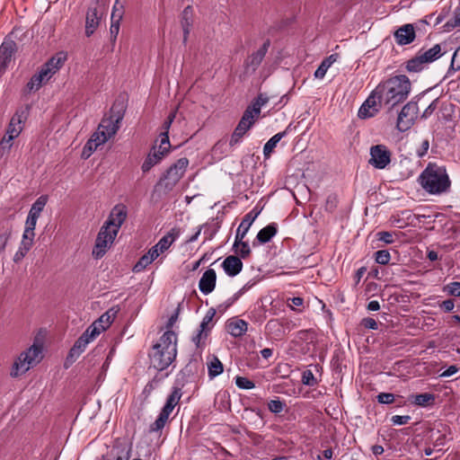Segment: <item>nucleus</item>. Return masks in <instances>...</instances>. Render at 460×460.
I'll return each instance as SVG.
<instances>
[{
	"instance_id": "obj_7",
	"label": "nucleus",
	"mask_w": 460,
	"mask_h": 460,
	"mask_svg": "<svg viewBox=\"0 0 460 460\" xmlns=\"http://www.w3.org/2000/svg\"><path fill=\"white\" fill-rule=\"evenodd\" d=\"M108 0H95V6L88 8L85 17V34L90 37L100 25Z\"/></svg>"
},
{
	"instance_id": "obj_55",
	"label": "nucleus",
	"mask_w": 460,
	"mask_h": 460,
	"mask_svg": "<svg viewBox=\"0 0 460 460\" xmlns=\"http://www.w3.org/2000/svg\"><path fill=\"white\" fill-rule=\"evenodd\" d=\"M410 420H411V416H409V415H403V416L394 415L391 418V421L394 425H404V424H407Z\"/></svg>"
},
{
	"instance_id": "obj_60",
	"label": "nucleus",
	"mask_w": 460,
	"mask_h": 460,
	"mask_svg": "<svg viewBox=\"0 0 460 460\" xmlns=\"http://www.w3.org/2000/svg\"><path fill=\"white\" fill-rule=\"evenodd\" d=\"M376 235L378 236V240L385 243H394V236H393V234L390 233V232H378L376 234Z\"/></svg>"
},
{
	"instance_id": "obj_44",
	"label": "nucleus",
	"mask_w": 460,
	"mask_h": 460,
	"mask_svg": "<svg viewBox=\"0 0 460 460\" xmlns=\"http://www.w3.org/2000/svg\"><path fill=\"white\" fill-rule=\"evenodd\" d=\"M235 385L240 389H245V390L252 389L255 386V385L252 381H251L248 378L243 377V376H236L235 377Z\"/></svg>"
},
{
	"instance_id": "obj_10",
	"label": "nucleus",
	"mask_w": 460,
	"mask_h": 460,
	"mask_svg": "<svg viewBox=\"0 0 460 460\" xmlns=\"http://www.w3.org/2000/svg\"><path fill=\"white\" fill-rule=\"evenodd\" d=\"M383 99L376 87L358 110L360 119L374 117L380 110Z\"/></svg>"
},
{
	"instance_id": "obj_26",
	"label": "nucleus",
	"mask_w": 460,
	"mask_h": 460,
	"mask_svg": "<svg viewBox=\"0 0 460 460\" xmlns=\"http://www.w3.org/2000/svg\"><path fill=\"white\" fill-rule=\"evenodd\" d=\"M418 54L427 64L434 62L443 55L441 46L439 44H435L432 48L426 50L420 49Z\"/></svg>"
},
{
	"instance_id": "obj_35",
	"label": "nucleus",
	"mask_w": 460,
	"mask_h": 460,
	"mask_svg": "<svg viewBox=\"0 0 460 460\" xmlns=\"http://www.w3.org/2000/svg\"><path fill=\"white\" fill-rule=\"evenodd\" d=\"M427 63L424 62L423 58L417 53V55L407 62L406 68L409 72H420L421 71Z\"/></svg>"
},
{
	"instance_id": "obj_3",
	"label": "nucleus",
	"mask_w": 460,
	"mask_h": 460,
	"mask_svg": "<svg viewBox=\"0 0 460 460\" xmlns=\"http://www.w3.org/2000/svg\"><path fill=\"white\" fill-rule=\"evenodd\" d=\"M421 187L430 194H440L450 187L445 167L429 164L419 178Z\"/></svg>"
},
{
	"instance_id": "obj_17",
	"label": "nucleus",
	"mask_w": 460,
	"mask_h": 460,
	"mask_svg": "<svg viewBox=\"0 0 460 460\" xmlns=\"http://www.w3.org/2000/svg\"><path fill=\"white\" fill-rule=\"evenodd\" d=\"M121 119V115H111L103 118L98 128L111 138L117 133Z\"/></svg>"
},
{
	"instance_id": "obj_24",
	"label": "nucleus",
	"mask_w": 460,
	"mask_h": 460,
	"mask_svg": "<svg viewBox=\"0 0 460 460\" xmlns=\"http://www.w3.org/2000/svg\"><path fill=\"white\" fill-rule=\"evenodd\" d=\"M90 342V340L82 334L71 348L67 356V360L72 362L75 361V358H77L84 351Z\"/></svg>"
},
{
	"instance_id": "obj_57",
	"label": "nucleus",
	"mask_w": 460,
	"mask_h": 460,
	"mask_svg": "<svg viewBox=\"0 0 460 460\" xmlns=\"http://www.w3.org/2000/svg\"><path fill=\"white\" fill-rule=\"evenodd\" d=\"M329 67L330 66H328L327 63H324L323 60L318 68L314 72V77L318 79H323Z\"/></svg>"
},
{
	"instance_id": "obj_48",
	"label": "nucleus",
	"mask_w": 460,
	"mask_h": 460,
	"mask_svg": "<svg viewBox=\"0 0 460 460\" xmlns=\"http://www.w3.org/2000/svg\"><path fill=\"white\" fill-rule=\"evenodd\" d=\"M37 219H34L27 216L23 234L35 235L34 230L37 225Z\"/></svg>"
},
{
	"instance_id": "obj_59",
	"label": "nucleus",
	"mask_w": 460,
	"mask_h": 460,
	"mask_svg": "<svg viewBox=\"0 0 460 460\" xmlns=\"http://www.w3.org/2000/svg\"><path fill=\"white\" fill-rule=\"evenodd\" d=\"M361 325L370 330H376L378 328L376 321L370 317L363 318Z\"/></svg>"
},
{
	"instance_id": "obj_6",
	"label": "nucleus",
	"mask_w": 460,
	"mask_h": 460,
	"mask_svg": "<svg viewBox=\"0 0 460 460\" xmlns=\"http://www.w3.org/2000/svg\"><path fill=\"white\" fill-rule=\"evenodd\" d=\"M181 394L179 389H174L172 393L168 396L164 406L159 413L157 419L154 423L150 425V432H157L164 429L166 422L168 421L169 416L172 412L175 406L179 403Z\"/></svg>"
},
{
	"instance_id": "obj_45",
	"label": "nucleus",
	"mask_w": 460,
	"mask_h": 460,
	"mask_svg": "<svg viewBox=\"0 0 460 460\" xmlns=\"http://www.w3.org/2000/svg\"><path fill=\"white\" fill-rule=\"evenodd\" d=\"M460 70V47L454 52L448 74Z\"/></svg>"
},
{
	"instance_id": "obj_8",
	"label": "nucleus",
	"mask_w": 460,
	"mask_h": 460,
	"mask_svg": "<svg viewBox=\"0 0 460 460\" xmlns=\"http://www.w3.org/2000/svg\"><path fill=\"white\" fill-rule=\"evenodd\" d=\"M117 234V231L103 225L98 233L93 255L97 259L102 258L112 244Z\"/></svg>"
},
{
	"instance_id": "obj_58",
	"label": "nucleus",
	"mask_w": 460,
	"mask_h": 460,
	"mask_svg": "<svg viewBox=\"0 0 460 460\" xmlns=\"http://www.w3.org/2000/svg\"><path fill=\"white\" fill-rule=\"evenodd\" d=\"M120 28V22L111 21V27H110V32L112 38V40L115 41Z\"/></svg>"
},
{
	"instance_id": "obj_64",
	"label": "nucleus",
	"mask_w": 460,
	"mask_h": 460,
	"mask_svg": "<svg viewBox=\"0 0 460 460\" xmlns=\"http://www.w3.org/2000/svg\"><path fill=\"white\" fill-rule=\"evenodd\" d=\"M458 372V367L455 365L450 366L443 373L440 374L441 377H449Z\"/></svg>"
},
{
	"instance_id": "obj_52",
	"label": "nucleus",
	"mask_w": 460,
	"mask_h": 460,
	"mask_svg": "<svg viewBox=\"0 0 460 460\" xmlns=\"http://www.w3.org/2000/svg\"><path fill=\"white\" fill-rule=\"evenodd\" d=\"M377 401L384 404L392 403L394 402V394L390 393H381L377 395Z\"/></svg>"
},
{
	"instance_id": "obj_62",
	"label": "nucleus",
	"mask_w": 460,
	"mask_h": 460,
	"mask_svg": "<svg viewBox=\"0 0 460 460\" xmlns=\"http://www.w3.org/2000/svg\"><path fill=\"white\" fill-rule=\"evenodd\" d=\"M175 115H176V111H172L170 113L167 119L163 124L164 131L162 133H167V134L169 133L170 127L175 118Z\"/></svg>"
},
{
	"instance_id": "obj_28",
	"label": "nucleus",
	"mask_w": 460,
	"mask_h": 460,
	"mask_svg": "<svg viewBox=\"0 0 460 460\" xmlns=\"http://www.w3.org/2000/svg\"><path fill=\"white\" fill-rule=\"evenodd\" d=\"M180 233L177 229L172 228L169 233L163 236L155 246L159 249L160 252H164L170 248V246L178 238Z\"/></svg>"
},
{
	"instance_id": "obj_22",
	"label": "nucleus",
	"mask_w": 460,
	"mask_h": 460,
	"mask_svg": "<svg viewBox=\"0 0 460 460\" xmlns=\"http://www.w3.org/2000/svg\"><path fill=\"white\" fill-rule=\"evenodd\" d=\"M15 50V43L13 40H5L0 47V67L5 68L11 61Z\"/></svg>"
},
{
	"instance_id": "obj_33",
	"label": "nucleus",
	"mask_w": 460,
	"mask_h": 460,
	"mask_svg": "<svg viewBox=\"0 0 460 460\" xmlns=\"http://www.w3.org/2000/svg\"><path fill=\"white\" fill-rule=\"evenodd\" d=\"M117 313L118 311L116 309L111 308L103 314H102L100 318L96 320L94 323L97 324V326H99L100 328H103V331H105L114 321Z\"/></svg>"
},
{
	"instance_id": "obj_51",
	"label": "nucleus",
	"mask_w": 460,
	"mask_h": 460,
	"mask_svg": "<svg viewBox=\"0 0 460 460\" xmlns=\"http://www.w3.org/2000/svg\"><path fill=\"white\" fill-rule=\"evenodd\" d=\"M192 13H193V11L190 6H187L183 10L182 16H181V25H184L187 23H189L190 25H192V21H191Z\"/></svg>"
},
{
	"instance_id": "obj_13",
	"label": "nucleus",
	"mask_w": 460,
	"mask_h": 460,
	"mask_svg": "<svg viewBox=\"0 0 460 460\" xmlns=\"http://www.w3.org/2000/svg\"><path fill=\"white\" fill-rule=\"evenodd\" d=\"M368 163L376 169H385L391 163V152L385 145L373 146Z\"/></svg>"
},
{
	"instance_id": "obj_21",
	"label": "nucleus",
	"mask_w": 460,
	"mask_h": 460,
	"mask_svg": "<svg viewBox=\"0 0 460 460\" xmlns=\"http://www.w3.org/2000/svg\"><path fill=\"white\" fill-rule=\"evenodd\" d=\"M225 272L231 277L236 276L243 269V262L240 258L230 255L222 262Z\"/></svg>"
},
{
	"instance_id": "obj_29",
	"label": "nucleus",
	"mask_w": 460,
	"mask_h": 460,
	"mask_svg": "<svg viewBox=\"0 0 460 460\" xmlns=\"http://www.w3.org/2000/svg\"><path fill=\"white\" fill-rule=\"evenodd\" d=\"M251 126H248L244 122L239 121L238 125L234 128L229 145L231 146H236L241 143L243 137L246 134V132L251 128Z\"/></svg>"
},
{
	"instance_id": "obj_34",
	"label": "nucleus",
	"mask_w": 460,
	"mask_h": 460,
	"mask_svg": "<svg viewBox=\"0 0 460 460\" xmlns=\"http://www.w3.org/2000/svg\"><path fill=\"white\" fill-rule=\"evenodd\" d=\"M435 402V395L429 393L416 394L413 396L412 402L418 406L427 407L433 404Z\"/></svg>"
},
{
	"instance_id": "obj_30",
	"label": "nucleus",
	"mask_w": 460,
	"mask_h": 460,
	"mask_svg": "<svg viewBox=\"0 0 460 460\" xmlns=\"http://www.w3.org/2000/svg\"><path fill=\"white\" fill-rule=\"evenodd\" d=\"M277 234V225L270 224L257 234L256 239L260 243H266Z\"/></svg>"
},
{
	"instance_id": "obj_19",
	"label": "nucleus",
	"mask_w": 460,
	"mask_h": 460,
	"mask_svg": "<svg viewBox=\"0 0 460 460\" xmlns=\"http://www.w3.org/2000/svg\"><path fill=\"white\" fill-rule=\"evenodd\" d=\"M217 274L215 270L208 269L201 276L199 282V288L204 295L210 294L216 287Z\"/></svg>"
},
{
	"instance_id": "obj_47",
	"label": "nucleus",
	"mask_w": 460,
	"mask_h": 460,
	"mask_svg": "<svg viewBox=\"0 0 460 460\" xmlns=\"http://www.w3.org/2000/svg\"><path fill=\"white\" fill-rule=\"evenodd\" d=\"M152 262L153 261L149 258V255L146 253L139 259L133 270L136 272H139Z\"/></svg>"
},
{
	"instance_id": "obj_2",
	"label": "nucleus",
	"mask_w": 460,
	"mask_h": 460,
	"mask_svg": "<svg viewBox=\"0 0 460 460\" xmlns=\"http://www.w3.org/2000/svg\"><path fill=\"white\" fill-rule=\"evenodd\" d=\"M383 103L390 108L407 99L411 93V82L404 75H395L376 86Z\"/></svg>"
},
{
	"instance_id": "obj_38",
	"label": "nucleus",
	"mask_w": 460,
	"mask_h": 460,
	"mask_svg": "<svg viewBox=\"0 0 460 460\" xmlns=\"http://www.w3.org/2000/svg\"><path fill=\"white\" fill-rule=\"evenodd\" d=\"M125 13V4L123 2L115 1L112 6L111 20L121 22Z\"/></svg>"
},
{
	"instance_id": "obj_12",
	"label": "nucleus",
	"mask_w": 460,
	"mask_h": 460,
	"mask_svg": "<svg viewBox=\"0 0 460 460\" xmlns=\"http://www.w3.org/2000/svg\"><path fill=\"white\" fill-rule=\"evenodd\" d=\"M189 165V160L185 157L180 158L172 166H171L164 176L165 188L172 190L175 184L183 176L187 167Z\"/></svg>"
},
{
	"instance_id": "obj_61",
	"label": "nucleus",
	"mask_w": 460,
	"mask_h": 460,
	"mask_svg": "<svg viewBox=\"0 0 460 460\" xmlns=\"http://www.w3.org/2000/svg\"><path fill=\"white\" fill-rule=\"evenodd\" d=\"M437 102L438 100H434L426 109L425 111H423V113L421 114V118L422 119H428L432 113L433 111L436 110L437 108Z\"/></svg>"
},
{
	"instance_id": "obj_31",
	"label": "nucleus",
	"mask_w": 460,
	"mask_h": 460,
	"mask_svg": "<svg viewBox=\"0 0 460 460\" xmlns=\"http://www.w3.org/2000/svg\"><path fill=\"white\" fill-rule=\"evenodd\" d=\"M286 131L279 132L266 142L263 146V155L265 158H269L270 156L278 143L286 136Z\"/></svg>"
},
{
	"instance_id": "obj_46",
	"label": "nucleus",
	"mask_w": 460,
	"mask_h": 460,
	"mask_svg": "<svg viewBox=\"0 0 460 460\" xmlns=\"http://www.w3.org/2000/svg\"><path fill=\"white\" fill-rule=\"evenodd\" d=\"M376 261L379 264L385 265L389 262L391 255L386 250H379L375 253Z\"/></svg>"
},
{
	"instance_id": "obj_11",
	"label": "nucleus",
	"mask_w": 460,
	"mask_h": 460,
	"mask_svg": "<svg viewBox=\"0 0 460 460\" xmlns=\"http://www.w3.org/2000/svg\"><path fill=\"white\" fill-rule=\"evenodd\" d=\"M22 115L16 113L10 120L6 133L0 142V148L9 150L13 140L16 138L22 130Z\"/></svg>"
},
{
	"instance_id": "obj_23",
	"label": "nucleus",
	"mask_w": 460,
	"mask_h": 460,
	"mask_svg": "<svg viewBox=\"0 0 460 460\" xmlns=\"http://www.w3.org/2000/svg\"><path fill=\"white\" fill-rule=\"evenodd\" d=\"M226 329L229 334L237 338L243 336L247 332L248 323L242 319H233L227 323Z\"/></svg>"
},
{
	"instance_id": "obj_27",
	"label": "nucleus",
	"mask_w": 460,
	"mask_h": 460,
	"mask_svg": "<svg viewBox=\"0 0 460 460\" xmlns=\"http://www.w3.org/2000/svg\"><path fill=\"white\" fill-rule=\"evenodd\" d=\"M110 138L106 136V134L98 128L97 130L92 135L91 138L87 141V148H89V152L93 153L97 149L98 146L103 145Z\"/></svg>"
},
{
	"instance_id": "obj_18",
	"label": "nucleus",
	"mask_w": 460,
	"mask_h": 460,
	"mask_svg": "<svg viewBox=\"0 0 460 460\" xmlns=\"http://www.w3.org/2000/svg\"><path fill=\"white\" fill-rule=\"evenodd\" d=\"M270 47V41L267 40L263 45L254 52L246 61V71L247 73H253L263 60L268 49Z\"/></svg>"
},
{
	"instance_id": "obj_5",
	"label": "nucleus",
	"mask_w": 460,
	"mask_h": 460,
	"mask_svg": "<svg viewBox=\"0 0 460 460\" xmlns=\"http://www.w3.org/2000/svg\"><path fill=\"white\" fill-rule=\"evenodd\" d=\"M42 358L41 346L33 344L25 351L22 352L14 360L10 376L18 377L26 373L30 368L36 366Z\"/></svg>"
},
{
	"instance_id": "obj_15",
	"label": "nucleus",
	"mask_w": 460,
	"mask_h": 460,
	"mask_svg": "<svg viewBox=\"0 0 460 460\" xmlns=\"http://www.w3.org/2000/svg\"><path fill=\"white\" fill-rule=\"evenodd\" d=\"M215 314L216 310L214 308H210L203 317L198 334L192 338V341L197 347H199L202 341L207 338L208 332L213 326L212 321Z\"/></svg>"
},
{
	"instance_id": "obj_14",
	"label": "nucleus",
	"mask_w": 460,
	"mask_h": 460,
	"mask_svg": "<svg viewBox=\"0 0 460 460\" xmlns=\"http://www.w3.org/2000/svg\"><path fill=\"white\" fill-rule=\"evenodd\" d=\"M128 216L127 207L123 204L116 205L111 211L107 221L104 223L108 227L119 232Z\"/></svg>"
},
{
	"instance_id": "obj_63",
	"label": "nucleus",
	"mask_w": 460,
	"mask_h": 460,
	"mask_svg": "<svg viewBox=\"0 0 460 460\" xmlns=\"http://www.w3.org/2000/svg\"><path fill=\"white\" fill-rule=\"evenodd\" d=\"M441 309L445 312H451L455 307V303L453 299H447L443 301L440 305Z\"/></svg>"
},
{
	"instance_id": "obj_37",
	"label": "nucleus",
	"mask_w": 460,
	"mask_h": 460,
	"mask_svg": "<svg viewBox=\"0 0 460 460\" xmlns=\"http://www.w3.org/2000/svg\"><path fill=\"white\" fill-rule=\"evenodd\" d=\"M260 113L252 106H248L245 111L243 114V117L241 119V122H244L248 126H252L255 119L258 118Z\"/></svg>"
},
{
	"instance_id": "obj_50",
	"label": "nucleus",
	"mask_w": 460,
	"mask_h": 460,
	"mask_svg": "<svg viewBox=\"0 0 460 460\" xmlns=\"http://www.w3.org/2000/svg\"><path fill=\"white\" fill-rule=\"evenodd\" d=\"M35 235L22 234L20 246L31 250L34 243Z\"/></svg>"
},
{
	"instance_id": "obj_56",
	"label": "nucleus",
	"mask_w": 460,
	"mask_h": 460,
	"mask_svg": "<svg viewBox=\"0 0 460 460\" xmlns=\"http://www.w3.org/2000/svg\"><path fill=\"white\" fill-rule=\"evenodd\" d=\"M243 294V289H240L238 292H236L232 297L228 298L224 304L220 305L218 308H222L223 310L228 308L231 306Z\"/></svg>"
},
{
	"instance_id": "obj_1",
	"label": "nucleus",
	"mask_w": 460,
	"mask_h": 460,
	"mask_svg": "<svg viewBox=\"0 0 460 460\" xmlns=\"http://www.w3.org/2000/svg\"><path fill=\"white\" fill-rule=\"evenodd\" d=\"M177 355V338L172 331L165 332L153 346L150 353L151 365L157 370L167 368Z\"/></svg>"
},
{
	"instance_id": "obj_42",
	"label": "nucleus",
	"mask_w": 460,
	"mask_h": 460,
	"mask_svg": "<svg viewBox=\"0 0 460 460\" xmlns=\"http://www.w3.org/2000/svg\"><path fill=\"white\" fill-rule=\"evenodd\" d=\"M160 137V145L157 146V149L161 155H166L169 152L171 146L169 136L167 133H161Z\"/></svg>"
},
{
	"instance_id": "obj_53",
	"label": "nucleus",
	"mask_w": 460,
	"mask_h": 460,
	"mask_svg": "<svg viewBox=\"0 0 460 460\" xmlns=\"http://www.w3.org/2000/svg\"><path fill=\"white\" fill-rule=\"evenodd\" d=\"M449 295L460 296V282H451L446 287Z\"/></svg>"
},
{
	"instance_id": "obj_43",
	"label": "nucleus",
	"mask_w": 460,
	"mask_h": 460,
	"mask_svg": "<svg viewBox=\"0 0 460 460\" xmlns=\"http://www.w3.org/2000/svg\"><path fill=\"white\" fill-rule=\"evenodd\" d=\"M269 102V97L264 93H260L258 97L252 102V106L261 113V109Z\"/></svg>"
},
{
	"instance_id": "obj_16",
	"label": "nucleus",
	"mask_w": 460,
	"mask_h": 460,
	"mask_svg": "<svg viewBox=\"0 0 460 460\" xmlns=\"http://www.w3.org/2000/svg\"><path fill=\"white\" fill-rule=\"evenodd\" d=\"M416 34L412 24L407 23L398 28L394 32V39L398 45L403 46L411 43Z\"/></svg>"
},
{
	"instance_id": "obj_40",
	"label": "nucleus",
	"mask_w": 460,
	"mask_h": 460,
	"mask_svg": "<svg viewBox=\"0 0 460 460\" xmlns=\"http://www.w3.org/2000/svg\"><path fill=\"white\" fill-rule=\"evenodd\" d=\"M456 27H460V7L456 8L453 17L444 25L446 31H451Z\"/></svg>"
},
{
	"instance_id": "obj_25",
	"label": "nucleus",
	"mask_w": 460,
	"mask_h": 460,
	"mask_svg": "<svg viewBox=\"0 0 460 460\" xmlns=\"http://www.w3.org/2000/svg\"><path fill=\"white\" fill-rule=\"evenodd\" d=\"M164 155H161L157 146H155L142 164L141 169L143 172H147L153 166L160 163Z\"/></svg>"
},
{
	"instance_id": "obj_4",
	"label": "nucleus",
	"mask_w": 460,
	"mask_h": 460,
	"mask_svg": "<svg viewBox=\"0 0 460 460\" xmlns=\"http://www.w3.org/2000/svg\"><path fill=\"white\" fill-rule=\"evenodd\" d=\"M66 56L63 52L58 53L44 64L38 74L34 75L27 84L29 91H37L47 83L64 65Z\"/></svg>"
},
{
	"instance_id": "obj_32",
	"label": "nucleus",
	"mask_w": 460,
	"mask_h": 460,
	"mask_svg": "<svg viewBox=\"0 0 460 460\" xmlns=\"http://www.w3.org/2000/svg\"><path fill=\"white\" fill-rule=\"evenodd\" d=\"M47 202H48L47 196L42 195V196L39 197L36 199V201L31 205V208L29 211L28 217L38 220L41 212L43 211Z\"/></svg>"
},
{
	"instance_id": "obj_54",
	"label": "nucleus",
	"mask_w": 460,
	"mask_h": 460,
	"mask_svg": "<svg viewBox=\"0 0 460 460\" xmlns=\"http://www.w3.org/2000/svg\"><path fill=\"white\" fill-rule=\"evenodd\" d=\"M302 382L306 385H314L316 384V380L310 370L305 371L303 373Z\"/></svg>"
},
{
	"instance_id": "obj_39",
	"label": "nucleus",
	"mask_w": 460,
	"mask_h": 460,
	"mask_svg": "<svg viewBox=\"0 0 460 460\" xmlns=\"http://www.w3.org/2000/svg\"><path fill=\"white\" fill-rule=\"evenodd\" d=\"M208 367L210 377H215L223 372V364L216 357L208 363Z\"/></svg>"
},
{
	"instance_id": "obj_49",
	"label": "nucleus",
	"mask_w": 460,
	"mask_h": 460,
	"mask_svg": "<svg viewBox=\"0 0 460 460\" xmlns=\"http://www.w3.org/2000/svg\"><path fill=\"white\" fill-rule=\"evenodd\" d=\"M285 404L279 400H271L268 403L269 410L273 413H279L283 411Z\"/></svg>"
},
{
	"instance_id": "obj_41",
	"label": "nucleus",
	"mask_w": 460,
	"mask_h": 460,
	"mask_svg": "<svg viewBox=\"0 0 460 460\" xmlns=\"http://www.w3.org/2000/svg\"><path fill=\"white\" fill-rule=\"evenodd\" d=\"M102 332L103 328H100L95 323H93L83 334L87 337L90 341H93Z\"/></svg>"
},
{
	"instance_id": "obj_9",
	"label": "nucleus",
	"mask_w": 460,
	"mask_h": 460,
	"mask_svg": "<svg viewBox=\"0 0 460 460\" xmlns=\"http://www.w3.org/2000/svg\"><path fill=\"white\" fill-rule=\"evenodd\" d=\"M419 113V107L417 102L411 100L406 103L397 118V128L404 132L411 128L414 124Z\"/></svg>"
},
{
	"instance_id": "obj_36",
	"label": "nucleus",
	"mask_w": 460,
	"mask_h": 460,
	"mask_svg": "<svg viewBox=\"0 0 460 460\" xmlns=\"http://www.w3.org/2000/svg\"><path fill=\"white\" fill-rule=\"evenodd\" d=\"M234 247L235 252L239 254L243 259L248 257L251 252L248 243L243 242V239H237V234H235Z\"/></svg>"
},
{
	"instance_id": "obj_20",
	"label": "nucleus",
	"mask_w": 460,
	"mask_h": 460,
	"mask_svg": "<svg viewBox=\"0 0 460 460\" xmlns=\"http://www.w3.org/2000/svg\"><path fill=\"white\" fill-rule=\"evenodd\" d=\"M261 210L257 208H252L249 213H247L243 218L240 226L236 230L237 239H243L248 233L251 226L260 215Z\"/></svg>"
}]
</instances>
